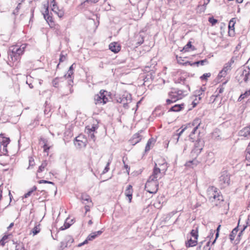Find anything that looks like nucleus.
<instances>
[{
	"mask_svg": "<svg viewBox=\"0 0 250 250\" xmlns=\"http://www.w3.org/2000/svg\"><path fill=\"white\" fill-rule=\"evenodd\" d=\"M207 197L213 205L218 206L223 201V198L219 190L213 186L209 187L207 191Z\"/></svg>",
	"mask_w": 250,
	"mask_h": 250,
	"instance_id": "nucleus-1",
	"label": "nucleus"
},
{
	"mask_svg": "<svg viewBox=\"0 0 250 250\" xmlns=\"http://www.w3.org/2000/svg\"><path fill=\"white\" fill-rule=\"evenodd\" d=\"M110 95L109 93L105 90L102 89L99 93L94 96V101L95 104H104L109 101Z\"/></svg>",
	"mask_w": 250,
	"mask_h": 250,
	"instance_id": "nucleus-2",
	"label": "nucleus"
},
{
	"mask_svg": "<svg viewBox=\"0 0 250 250\" xmlns=\"http://www.w3.org/2000/svg\"><path fill=\"white\" fill-rule=\"evenodd\" d=\"M24 48H13L12 50L9 49L8 51V61L11 65L12 63L20 59V56L23 53Z\"/></svg>",
	"mask_w": 250,
	"mask_h": 250,
	"instance_id": "nucleus-3",
	"label": "nucleus"
},
{
	"mask_svg": "<svg viewBox=\"0 0 250 250\" xmlns=\"http://www.w3.org/2000/svg\"><path fill=\"white\" fill-rule=\"evenodd\" d=\"M236 78L240 84L243 82L246 83L250 80V69L249 68L247 69H238L237 70Z\"/></svg>",
	"mask_w": 250,
	"mask_h": 250,
	"instance_id": "nucleus-4",
	"label": "nucleus"
},
{
	"mask_svg": "<svg viewBox=\"0 0 250 250\" xmlns=\"http://www.w3.org/2000/svg\"><path fill=\"white\" fill-rule=\"evenodd\" d=\"M163 167L160 169L157 167V164H155V167L153 169L152 174L149 176V178H151V180H156L158 181L159 179H160L164 174L165 172L167 170V165L163 164L162 165Z\"/></svg>",
	"mask_w": 250,
	"mask_h": 250,
	"instance_id": "nucleus-5",
	"label": "nucleus"
},
{
	"mask_svg": "<svg viewBox=\"0 0 250 250\" xmlns=\"http://www.w3.org/2000/svg\"><path fill=\"white\" fill-rule=\"evenodd\" d=\"M158 181L148 178L145 185V189L150 193H156L158 190Z\"/></svg>",
	"mask_w": 250,
	"mask_h": 250,
	"instance_id": "nucleus-6",
	"label": "nucleus"
},
{
	"mask_svg": "<svg viewBox=\"0 0 250 250\" xmlns=\"http://www.w3.org/2000/svg\"><path fill=\"white\" fill-rule=\"evenodd\" d=\"M131 96L128 93H125L117 97V102L122 104L125 107L127 106L128 104L131 102Z\"/></svg>",
	"mask_w": 250,
	"mask_h": 250,
	"instance_id": "nucleus-7",
	"label": "nucleus"
},
{
	"mask_svg": "<svg viewBox=\"0 0 250 250\" xmlns=\"http://www.w3.org/2000/svg\"><path fill=\"white\" fill-rule=\"evenodd\" d=\"M233 57H232L230 62L227 63L223 69L219 72L217 76L218 81H220L222 77H225L231 69V63H233Z\"/></svg>",
	"mask_w": 250,
	"mask_h": 250,
	"instance_id": "nucleus-8",
	"label": "nucleus"
},
{
	"mask_svg": "<svg viewBox=\"0 0 250 250\" xmlns=\"http://www.w3.org/2000/svg\"><path fill=\"white\" fill-rule=\"evenodd\" d=\"M210 241L204 240L198 243L197 250H210Z\"/></svg>",
	"mask_w": 250,
	"mask_h": 250,
	"instance_id": "nucleus-9",
	"label": "nucleus"
},
{
	"mask_svg": "<svg viewBox=\"0 0 250 250\" xmlns=\"http://www.w3.org/2000/svg\"><path fill=\"white\" fill-rule=\"evenodd\" d=\"M195 48H182V49L179 50H176L179 52V55H180V58L186 59L188 57L187 53L191 51L194 50Z\"/></svg>",
	"mask_w": 250,
	"mask_h": 250,
	"instance_id": "nucleus-10",
	"label": "nucleus"
},
{
	"mask_svg": "<svg viewBox=\"0 0 250 250\" xmlns=\"http://www.w3.org/2000/svg\"><path fill=\"white\" fill-rule=\"evenodd\" d=\"M203 141L200 139H198L194 144V148L193 151L197 154L200 153L203 149Z\"/></svg>",
	"mask_w": 250,
	"mask_h": 250,
	"instance_id": "nucleus-11",
	"label": "nucleus"
},
{
	"mask_svg": "<svg viewBox=\"0 0 250 250\" xmlns=\"http://www.w3.org/2000/svg\"><path fill=\"white\" fill-rule=\"evenodd\" d=\"M239 136H243L247 139H250V125L241 130L238 133Z\"/></svg>",
	"mask_w": 250,
	"mask_h": 250,
	"instance_id": "nucleus-12",
	"label": "nucleus"
},
{
	"mask_svg": "<svg viewBox=\"0 0 250 250\" xmlns=\"http://www.w3.org/2000/svg\"><path fill=\"white\" fill-rule=\"evenodd\" d=\"M208 61L207 60V59H205L204 60L195 62L192 63H191L190 62H189L188 61H186V62L184 63V64H185L186 65L188 64L190 66L196 65L197 66H198L199 65H204L205 64H208Z\"/></svg>",
	"mask_w": 250,
	"mask_h": 250,
	"instance_id": "nucleus-13",
	"label": "nucleus"
},
{
	"mask_svg": "<svg viewBox=\"0 0 250 250\" xmlns=\"http://www.w3.org/2000/svg\"><path fill=\"white\" fill-rule=\"evenodd\" d=\"M234 18H232L229 24L228 28L229 31L228 34L229 36L233 37L234 36Z\"/></svg>",
	"mask_w": 250,
	"mask_h": 250,
	"instance_id": "nucleus-14",
	"label": "nucleus"
},
{
	"mask_svg": "<svg viewBox=\"0 0 250 250\" xmlns=\"http://www.w3.org/2000/svg\"><path fill=\"white\" fill-rule=\"evenodd\" d=\"M200 123H201V121H200V119L199 118L195 119L193 121L192 125L195 126L194 127L193 129L192 130V131H191V133L189 135V137L191 139H193L192 136L193 134H194L195 133V131L197 130V129L198 127V126L200 125Z\"/></svg>",
	"mask_w": 250,
	"mask_h": 250,
	"instance_id": "nucleus-15",
	"label": "nucleus"
},
{
	"mask_svg": "<svg viewBox=\"0 0 250 250\" xmlns=\"http://www.w3.org/2000/svg\"><path fill=\"white\" fill-rule=\"evenodd\" d=\"M81 200L83 204L84 205L90 204L93 205L91 198L86 194H82L81 197Z\"/></svg>",
	"mask_w": 250,
	"mask_h": 250,
	"instance_id": "nucleus-16",
	"label": "nucleus"
},
{
	"mask_svg": "<svg viewBox=\"0 0 250 250\" xmlns=\"http://www.w3.org/2000/svg\"><path fill=\"white\" fill-rule=\"evenodd\" d=\"M133 188L132 186L129 185L125 190V194L128 197L129 202H131L132 198Z\"/></svg>",
	"mask_w": 250,
	"mask_h": 250,
	"instance_id": "nucleus-17",
	"label": "nucleus"
},
{
	"mask_svg": "<svg viewBox=\"0 0 250 250\" xmlns=\"http://www.w3.org/2000/svg\"><path fill=\"white\" fill-rule=\"evenodd\" d=\"M219 182L221 184H224L225 185L229 184V177L226 174H222L219 177Z\"/></svg>",
	"mask_w": 250,
	"mask_h": 250,
	"instance_id": "nucleus-18",
	"label": "nucleus"
},
{
	"mask_svg": "<svg viewBox=\"0 0 250 250\" xmlns=\"http://www.w3.org/2000/svg\"><path fill=\"white\" fill-rule=\"evenodd\" d=\"M141 136L139 133L135 134L130 140V143L132 145H135L141 140Z\"/></svg>",
	"mask_w": 250,
	"mask_h": 250,
	"instance_id": "nucleus-19",
	"label": "nucleus"
},
{
	"mask_svg": "<svg viewBox=\"0 0 250 250\" xmlns=\"http://www.w3.org/2000/svg\"><path fill=\"white\" fill-rule=\"evenodd\" d=\"M197 244V239L190 238L186 242L187 247H191L195 246Z\"/></svg>",
	"mask_w": 250,
	"mask_h": 250,
	"instance_id": "nucleus-20",
	"label": "nucleus"
},
{
	"mask_svg": "<svg viewBox=\"0 0 250 250\" xmlns=\"http://www.w3.org/2000/svg\"><path fill=\"white\" fill-rule=\"evenodd\" d=\"M205 87H200L198 90H197L195 92V95L198 97L199 100H201L202 98V95H204L205 91Z\"/></svg>",
	"mask_w": 250,
	"mask_h": 250,
	"instance_id": "nucleus-21",
	"label": "nucleus"
},
{
	"mask_svg": "<svg viewBox=\"0 0 250 250\" xmlns=\"http://www.w3.org/2000/svg\"><path fill=\"white\" fill-rule=\"evenodd\" d=\"M186 128H187V127H185L183 128H182L181 130L179 132H178V131L180 130L181 128L178 129L177 130V133L176 134H174L173 135L172 139H175V140H176V143H177L178 142V141L179 140V137L184 132V131L185 130V129H186Z\"/></svg>",
	"mask_w": 250,
	"mask_h": 250,
	"instance_id": "nucleus-22",
	"label": "nucleus"
},
{
	"mask_svg": "<svg viewBox=\"0 0 250 250\" xmlns=\"http://www.w3.org/2000/svg\"><path fill=\"white\" fill-rule=\"evenodd\" d=\"M44 19L49 23V22H52V18L49 15L48 7H47L45 11V13L43 14Z\"/></svg>",
	"mask_w": 250,
	"mask_h": 250,
	"instance_id": "nucleus-23",
	"label": "nucleus"
},
{
	"mask_svg": "<svg viewBox=\"0 0 250 250\" xmlns=\"http://www.w3.org/2000/svg\"><path fill=\"white\" fill-rule=\"evenodd\" d=\"M75 65V63L72 64L69 68L68 71H67V74L63 76V77L65 79H68L69 77H71L73 75V66Z\"/></svg>",
	"mask_w": 250,
	"mask_h": 250,
	"instance_id": "nucleus-24",
	"label": "nucleus"
},
{
	"mask_svg": "<svg viewBox=\"0 0 250 250\" xmlns=\"http://www.w3.org/2000/svg\"><path fill=\"white\" fill-rule=\"evenodd\" d=\"M224 88L223 86L217 88V90L215 92V93H216V94L213 95L211 97V99L213 98V102L215 100V99L218 97L219 94L222 93L224 91Z\"/></svg>",
	"mask_w": 250,
	"mask_h": 250,
	"instance_id": "nucleus-25",
	"label": "nucleus"
},
{
	"mask_svg": "<svg viewBox=\"0 0 250 250\" xmlns=\"http://www.w3.org/2000/svg\"><path fill=\"white\" fill-rule=\"evenodd\" d=\"M184 104H175L174 106H172L169 111L178 112L180 111L183 108Z\"/></svg>",
	"mask_w": 250,
	"mask_h": 250,
	"instance_id": "nucleus-26",
	"label": "nucleus"
},
{
	"mask_svg": "<svg viewBox=\"0 0 250 250\" xmlns=\"http://www.w3.org/2000/svg\"><path fill=\"white\" fill-rule=\"evenodd\" d=\"M175 57L177 59L178 63H179L180 64H182L184 65H186L185 64H184V63L186 62H184V58H180V55H179V52H178L177 51H175Z\"/></svg>",
	"mask_w": 250,
	"mask_h": 250,
	"instance_id": "nucleus-27",
	"label": "nucleus"
},
{
	"mask_svg": "<svg viewBox=\"0 0 250 250\" xmlns=\"http://www.w3.org/2000/svg\"><path fill=\"white\" fill-rule=\"evenodd\" d=\"M176 92H174L173 90L169 93L168 96L169 97L173 100V101L174 102H176L177 100L180 99L179 98V97L176 96Z\"/></svg>",
	"mask_w": 250,
	"mask_h": 250,
	"instance_id": "nucleus-28",
	"label": "nucleus"
},
{
	"mask_svg": "<svg viewBox=\"0 0 250 250\" xmlns=\"http://www.w3.org/2000/svg\"><path fill=\"white\" fill-rule=\"evenodd\" d=\"M47 166V161L46 160L43 161L42 162L41 165L39 167L37 172L38 173L42 172L44 170L45 168Z\"/></svg>",
	"mask_w": 250,
	"mask_h": 250,
	"instance_id": "nucleus-29",
	"label": "nucleus"
},
{
	"mask_svg": "<svg viewBox=\"0 0 250 250\" xmlns=\"http://www.w3.org/2000/svg\"><path fill=\"white\" fill-rule=\"evenodd\" d=\"M63 78H65L63 77H61V78L57 77V78H55L52 81L53 86L55 87H58L59 86V83L60 82V80L62 79H63Z\"/></svg>",
	"mask_w": 250,
	"mask_h": 250,
	"instance_id": "nucleus-30",
	"label": "nucleus"
},
{
	"mask_svg": "<svg viewBox=\"0 0 250 250\" xmlns=\"http://www.w3.org/2000/svg\"><path fill=\"white\" fill-rule=\"evenodd\" d=\"M190 235L191 237L195 239H198V227H196V229H192L190 231Z\"/></svg>",
	"mask_w": 250,
	"mask_h": 250,
	"instance_id": "nucleus-31",
	"label": "nucleus"
},
{
	"mask_svg": "<svg viewBox=\"0 0 250 250\" xmlns=\"http://www.w3.org/2000/svg\"><path fill=\"white\" fill-rule=\"evenodd\" d=\"M64 241L67 243L68 245L70 246L74 242V239L71 236L67 235L65 237Z\"/></svg>",
	"mask_w": 250,
	"mask_h": 250,
	"instance_id": "nucleus-32",
	"label": "nucleus"
},
{
	"mask_svg": "<svg viewBox=\"0 0 250 250\" xmlns=\"http://www.w3.org/2000/svg\"><path fill=\"white\" fill-rule=\"evenodd\" d=\"M153 142V140L152 138L149 139L148 140L147 143L146 147H145V151L146 152H147L150 149V146H151V145L152 144Z\"/></svg>",
	"mask_w": 250,
	"mask_h": 250,
	"instance_id": "nucleus-33",
	"label": "nucleus"
},
{
	"mask_svg": "<svg viewBox=\"0 0 250 250\" xmlns=\"http://www.w3.org/2000/svg\"><path fill=\"white\" fill-rule=\"evenodd\" d=\"M10 142V139L9 138H4L2 141L1 142V145L3 146V147H6L8 144Z\"/></svg>",
	"mask_w": 250,
	"mask_h": 250,
	"instance_id": "nucleus-34",
	"label": "nucleus"
},
{
	"mask_svg": "<svg viewBox=\"0 0 250 250\" xmlns=\"http://www.w3.org/2000/svg\"><path fill=\"white\" fill-rule=\"evenodd\" d=\"M40 231V224H37L32 229L33 235H36Z\"/></svg>",
	"mask_w": 250,
	"mask_h": 250,
	"instance_id": "nucleus-35",
	"label": "nucleus"
},
{
	"mask_svg": "<svg viewBox=\"0 0 250 250\" xmlns=\"http://www.w3.org/2000/svg\"><path fill=\"white\" fill-rule=\"evenodd\" d=\"M174 92H176V96L179 97V98L181 99L183 97V91L182 90L173 89Z\"/></svg>",
	"mask_w": 250,
	"mask_h": 250,
	"instance_id": "nucleus-36",
	"label": "nucleus"
},
{
	"mask_svg": "<svg viewBox=\"0 0 250 250\" xmlns=\"http://www.w3.org/2000/svg\"><path fill=\"white\" fill-rule=\"evenodd\" d=\"M246 159L248 160H250V143L246 150Z\"/></svg>",
	"mask_w": 250,
	"mask_h": 250,
	"instance_id": "nucleus-37",
	"label": "nucleus"
},
{
	"mask_svg": "<svg viewBox=\"0 0 250 250\" xmlns=\"http://www.w3.org/2000/svg\"><path fill=\"white\" fill-rule=\"evenodd\" d=\"M211 76L210 73H207L204 74L202 76H201L200 78L202 81H207L208 80V78L210 77Z\"/></svg>",
	"mask_w": 250,
	"mask_h": 250,
	"instance_id": "nucleus-38",
	"label": "nucleus"
},
{
	"mask_svg": "<svg viewBox=\"0 0 250 250\" xmlns=\"http://www.w3.org/2000/svg\"><path fill=\"white\" fill-rule=\"evenodd\" d=\"M37 189V188L36 186H34L31 190H30L29 191H28L26 193H25L24 195V197L25 198H27L28 197L30 196L31 194L32 193V192L34 191H35Z\"/></svg>",
	"mask_w": 250,
	"mask_h": 250,
	"instance_id": "nucleus-39",
	"label": "nucleus"
},
{
	"mask_svg": "<svg viewBox=\"0 0 250 250\" xmlns=\"http://www.w3.org/2000/svg\"><path fill=\"white\" fill-rule=\"evenodd\" d=\"M50 0V2H51V4H52V10L53 11H54V12H57V10H56V9H57V10H58V7L56 5V3L55 2V0Z\"/></svg>",
	"mask_w": 250,
	"mask_h": 250,
	"instance_id": "nucleus-40",
	"label": "nucleus"
},
{
	"mask_svg": "<svg viewBox=\"0 0 250 250\" xmlns=\"http://www.w3.org/2000/svg\"><path fill=\"white\" fill-rule=\"evenodd\" d=\"M111 162V161L110 160H109L106 167H105L103 171L102 172V174H105V173L107 172L109 169V166Z\"/></svg>",
	"mask_w": 250,
	"mask_h": 250,
	"instance_id": "nucleus-41",
	"label": "nucleus"
},
{
	"mask_svg": "<svg viewBox=\"0 0 250 250\" xmlns=\"http://www.w3.org/2000/svg\"><path fill=\"white\" fill-rule=\"evenodd\" d=\"M208 21L212 24V25H214L218 21L213 17H209L208 18Z\"/></svg>",
	"mask_w": 250,
	"mask_h": 250,
	"instance_id": "nucleus-42",
	"label": "nucleus"
},
{
	"mask_svg": "<svg viewBox=\"0 0 250 250\" xmlns=\"http://www.w3.org/2000/svg\"><path fill=\"white\" fill-rule=\"evenodd\" d=\"M96 237V235L95 234V233L92 232L87 236V240H89V241H92L95 239Z\"/></svg>",
	"mask_w": 250,
	"mask_h": 250,
	"instance_id": "nucleus-43",
	"label": "nucleus"
},
{
	"mask_svg": "<svg viewBox=\"0 0 250 250\" xmlns=\"http://www.w3.org/2000/svg\"><path fill=\"white\" fill-rule=\"evenodd\" d=\"M66 55H67L66 54H63V52H62L60 55V59H59L60 62H62L64 60H65L66 58Z\"/></svg>",
	"mask_w": 250,
	"mask_h": 250,
	"instance_id": "nucleus-44",
	"label": "nucleus"
},
{
	"mask_svg": "<svg viewBox=\"0 0 250 250\" xmlns=\"http://www.w3.org/2000/svg\"><path fill=\"white\" fill-rule=\"evenodd\" d=\"M29 166L28 167V169L30 168V167H32L33 166H34L35 165L34 160L32 157L29 158Z\"/></svg>",
	"mask_w": 250,
	"mask_h": 250,
	"instance_id": "nucleus-45",
	"label": "nucleus"
},
{
	"mask_svg": "<svg viewBox=\"0 0 250 250\" xmlns=\"http://www.w3.org/2000/svg\"><path fill=\"white\" fill-rule=\"evenodd\" d=\"M86 129L87 130V132H90V133H91V132L94 133V132L95 131V130L96 129V127L94 126H92L91 128L87 126L86 127Z\"/></svg>",
	"mask_w": 250,
	"mask_h": 250,
	"instance_id": "nucleus-46",
	"label": "nucleus"
},
{
	"mask_svg": "<svg viewBox=\"0 0 250 250\" xmlns=\"http://www.w3.org/2000/svg\"><path fill=\"white\" fill-rule=\"evenodd\" d=\"M109 50L115 53H117L120 51L121 48H109Z\"/></svg>",
	"mask_w": 250,
	"mask_h": 250,
	"instance_id": "nucleus-47",
	"label": "nucleus"
},
{
	"mask_svg": "<svg viewBox=\"0 0 250 250\" xmlns=\"http://www.w3.org/2000/svg\"><path fill=\"white\" fill-rule=\"evenodd\" d=\"M87 133L88 134L89 138L94 142L95 140V136L94 134V133L93 132L90 133V132H87Z\"/></svg>",
	"mask_w": 250,
	"mask_h": 250,
	"instance_id": "nucleus-48",
	"label": "nucleus"
},
{
	"mask_svg": "<svg viewBox=\"0 0 250 250\" xmlns=\"http://www.w3.org/2000/svg\"><path fill=\"white\" fill-rule=\"evenodd\" d=\"M68 79V85L69 86H71L72 87L73 86V78L71 76V77H69Z\"/></svg>",
	"mask_w": 250,
	"mask_h": 250,
	"instance_id": "nucleus-49",
	"label": "nucleus"
},
{
	"mask_svg": "<svg viewBox=\"0 0 250 250\" xmlns=\"http://www.w3.org/2000/svg\"><path fill=\"white\" fill-rule=\"evenodd\" d=\"M70 226V225L69 224V223H65L63 225V226H62L61 228V230H64L65 229H68V228H69Z\"/></svg>",
	"mask_w": 250,
	"mask_h": 250,
	"instance_id": "nucleus-50",
	"label": "nucleus"
},
{
	"mask_svg": "<svg viewBox=\"0 0 250 250\" xmlns=\"http://www.w3.org/2000/svg\"><path fill=\"white\" fill-rule=\"evenodd\" d=\"M108 47H121L119 44H118L117 42H112L109 44Z\"/></svg>",
	"mask_w": 250,
	"mask_h": 250,
	"instance_id": "nucleus-51",
	"label": "nucleus"
},
{
	"mask_svg": "<svg viewBox=\"0 0 250 250\" xmlns=\"http://www.w3.org/2000/svg\"><path fill=\"white\" fill-rule=\"evenodd\" d=\"M245 98L249 97L250 96V88L246 91L244 93H242Z\"/></svg>",
	"mask_w": 250,
	"mask_h": 250,
	"instance_id": "nucleus-52",
	"label": "nucleus"
},
{
	"mask_svg": "<svg viewBox=\"0 0 250 250\" xmlns=\"http://www.w3.org/2000/svg\"><path fill=\"white\" fill-rule=\"evenodd\" d=\"M56 10H57V12H55V13L58 15V16L60 18H61L63 16V12L62 11L59 10L58 9V10H57V9H56Z\"/></svg>",
	"mask_w": 250,
	"mask_h": 250,
	"instance_id": "nucleus-53",
	"label": "nucleus"
},
{
	"mask_svg": "<svg viewBox=\"0 0 250 250\" xmlns=\"http://www.w3.org/2000/svg\"><path fill=\"white\" fill-rule=\"evenodd\" d=\"M220 227H221V226H220V225H219V226L218 227V228H217V229H216V238H215V239L214 240V241H213V242L212 243V244H213L215 243V241H216V240L217 238V237H218V236H219V229H220Z\"/></svg>",
	"mask_w": 250,
	"mask_h": 250,
	"instance_id": "nucleus-54",
	"label": "nucleus"
},
{
	"mask_svg": "<svg viewBox=\"0 0 250 250\" xmlns=\"http://www.w3.org/2000/svg\"><path fill=\"white\" fill-rule=\"evenodd\" d=\"M92 205H90V204L85 205L84 208L85 209L86 213L90 210V208L92 206Z\"/></svg>",
	"mask_w": 250,
	"mask_h": 250,
	"instance_id": "nucleus-55",
	"label": "nucleus"
},
{
	"mask_svg": "<svg viewBox=\"0 0 250 250\" xmlns=\"http://www.w3.org/2000/svg\"><path fill=\"white\" fill-rule=\"evenodd\" d=\"M197 161L196 160H192V161H189L187 163L186 165L188 166H190L191 164H194L196 165Z\"/></svg>",
	"mask_w": 250,
	"mask_h": 250,
	"instance_id": "nucleus-56",
	"label": "nucleus"
},
{
	"mask_svg": "<svg viewBox=\"0 0 250 250\" xmlns=\"http://www.w3.org/2000/svg\"><path fill=\"white\" fill-rule=\"evenodd\" d=\"M68 245L65 241L62 242L61 243V247L62 249L66 248Z\"/></svg>",
	"mask_w": 250,
	"mask_h": 250,
	"instance_id": "nucleus-57",
	"label": "nucleus"
},
{
	"mask_svg": "<svg viewBox=\"0 0 250 250\" xmlns=\"http://www.w3.org/2000/svg\"><path fill=\"white\" fill-rule=\"evenodd\" d=\"M99 1V0H86L84 1V3H85L86 2L89 3L90 2L91 3H96Z\"/></svg>",
	"mask_w": 250,
	"mask_h": 250,
	"instance_id": "nucleus-58",
	"label": "nucleus"
},
{
	"mask_svg": "<svg viewBox=\"0 0 250 250\" xmlns=\"http://www.w3.org/2000/svg\"><path fill=\"white\" fill-rule=\"evenodd\" d=\"M234 231V229H233L231 232V234L229 235L230 239L232 241L234 239V236H233V233Z\"/></svg>",
	"mask_w": 250,
	"mask_h": 250,
	"instance_id": "nucleus-59",
	"label": "nucleus"
},
{
	"mask_svg": "<svg viewBox=\"0 0 250 250\" xmlns=\"http://www.w3.org/2000/svg\"><path fill=\"white\" fill-rule=\"evenodd\" d=\"M123 162L124 163V167L126 169V172L128 174H129L130 167L127 165H126L125 164L124 160H123Z\"/></svg>",
	"mask_w": 250,
	"mask_h": 250,
	"instance_id": "nucleus-60",
	"label": "nucleus"
},
{
	"mask_svg": "<svg viewBox=\"0 0 250 250\" xmlns=\"http://www.w3.org/2000/svg\"><path fill=\"white\" fill-rule=\"evenodd\" d=\"M43 150L44 152H47V151L49 149L50 147L48 146L46 144H44L43 146Z\"/></svg>",
	"mask_w": 250,
	"mask_h": 250,
	"instance_id": "nucleus-61",
	"label": "nucleus"
},
{
	"mask_svg": "<svg viewBox=\"0 0 250 250\" xmlns=\"http://www.w3.org/2000/svg\"><path fill=\"white\" fill-rule=\"evenodd\" d=\"M166 102L167 104H170L174 103V102L173 101V100L170 98V99H168L167 100Z\"/></svg>",
	"mask_w": 250,
	"mask_h": 250,
	"instance_id": "nucleus-62",
	"label": "nucleus"
},
{
	"mask_svg": "<svg viewBox=\"0 0 250 250\" xmlns=\"http://www.w3.org/2000/svg\"><path fill=\"white\" fill-rule=\"evenodd\" d=\"M16 250H25L24 247L23 246H16Z\"/></svg>",
	"mask_w": 250,
	"mask_h": 250,
	"instance_id": "nucleus-63",
	"label": "nucleus"
},
{
	"mask_svg": "<svg viewBox=\"0 0 250 250\" xmlns=\"http://www.w3.org/2000/svg\"><path fill=\"white\" fill-rule=\"evenodd\" d=\"M103 231L102 230H100L94 232L95 234L96 235V237H97L99 235H100L102 233Z\"/></svg>",
	"mask_w": 250,
	"mask_h": 250,
	"instance_id": "nucleus-64",
	"label": "nucleus"
}]
</instances>
